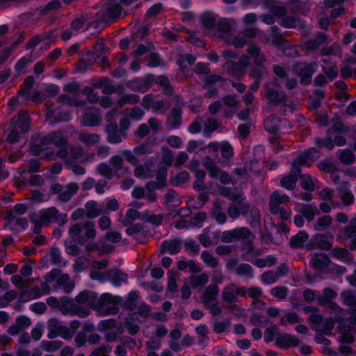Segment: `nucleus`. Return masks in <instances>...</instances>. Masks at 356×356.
Here are the masks:
<instances>
[{
    "instance_id": "59",
    "label": "nucleus",
    "mask_w": 356,
    "mask_h": 356,
    "mask_svg": "<svg viewBox=\"0 0 356 356\" xmlns=\"http://www.w3.org/2000/svg\"><path fill=\"white\" fill-rule=\"evenodd\" d=\"M339 159L341 163L345 165H350L355 162V157L352 150L349 149L339 151Z\"/></svg>"
},
{
    "instance_id": "26",
    "label": "nucleus",
    "mask_w": 356,
    "mask_h": 356,
    "mask_svg": "<svg viewBox=\"0 0 356 356\" xmlns=\"http://www.w3.org/2000/svg\"><path fill=\"white\" fill-rule=\"evenodd\" d=\"M97 293L92 291L85 290L79 293L75 300L79 305H85L95 309Z\"/></svg>"
},
{
    "instance_id": "45",
    "label": "nucleus",
    "mask_w": 356,
    "mask_h": 356,
    "mask_svg": "<svg viewBox=\"0 0 356 356\" xmlns=\"http://www.w3.org/2000/svg\"><path fill=\"white\" fill-rule=\"evenodd\" d=\"M224 67L234 77H240L246 72L243 67H241L237 62L234 61H227Z\"/></svg>"
},
{
    "instance_id": "31",
    "label": "nucleus",
    "mask_w": 356,
    "mask_h": 356,
    "mask_svg": "<svg viewBox=\"0 0 356 356\" xmlns=\"http://www.w3.org/2000/svg\"><path fill=\"white\" fill-rule=\"evenodd\" d=\"M79 186L75 182H70L64 186V189L58 196V200L62 203L68 202L77 193Z\"/></svg>"
},
{
    "instance_id": "50",
    "label": "nucleus",
    "mask_w": 356,
    "mask_h": 356,
    "mask_svg": "<svg viewBox=\"0 0 356 356\" xmlns=\"http://www.w3.org/2000/svg\"><path fill=\"white\" fill-rule=\"evenodd\" d=\"M289 3L295 5L296 8L291 10L293 13L305 14L310 9L311 0H288Z\"/></svg>"
},
{
    "instance_id": "63",
    "label": "nucleus",
    "mask_w": 356,
    "mask_h": 356,
    "mask_svg": "<svg viewBox=\"0 0 356 356\" xmlns=\"http://www.w3.org/2000/svg\"><path fill=\"white\" fill-rule=\"evenodd\" d=\"M58 322L59 321L56 318H51L48 321L47 337L49 339H54L60 334V326Z\"/></svg>"
},
{
    "instance_id": "21",
    "label": "nucleus",
    "mask_w": 356,
    "mask_h": 356,
    "mask_svg": "<svg viewBox=\"0 0 356 356\" xmlns=\"http://www.w3.org/2000/svg\"><path fill=\"white\" fill-rule=\"evenodd\" d=\"M300 343V340L296 336L287 333L277 334L275 338L276 346L281 348L296 347Z\"/></svg>"
},
{
    "instance_id": "58",
    "label": "nucleus",
    "mask_w": 356,
    "mask_h": 356,
    "mask_svg": "<svg viewBox=\"0 0 356 356\" xmlns=\"http://www.w3.org/2000/svg\"><path fill=\"white\" fill-rule=\"evenodd\" d=\"M138 298L139 295L138 291H131L128 294L127 298L124 303V307L130 312L136 309Z\"/></svg>"
},
{
    "instance_id": "14",
    "label": "nucleus",
    "mask_w": 356,
    "mask_h": 356,
    "mask_svg": "<svg viewBox=\"0 0 356 356\" xmlns=\"http://www.w3.org/2000/svg\"><path fill=\"white\" fill-rule=\"evenodd\" d=\"M340 238L346 247L350 250H356V227L353 222L343 229Z\"/></svg>"
},
{
    "instance_id": "57",
    "label": "nucleus",
    "mask_w": 356,
    "mask_h": 356,
    "mask_svg": "<svg viewBox=\"0 0 356 356\" xmlns=\"http://www.w3.org/2000/svg\"><path fill=\"white\" fill-rule=\"evenodd\" d=\"M261 213L257 207L251 208L248 222L252 228L260 229Z\"/></svg>"
},
{
    "instance_id": "17",
    "label": "nucleus",
    "mask_w": 356,
    "mask_h": 356,
    "mask_svg": "<svg viewBox=\"0 0 356 356\" xmlns=\"http://www.w3.org/2000/svg\"><path fill=\"white\" fill-rule=\"evenodd\" d=\"M273 72L281 81H284V86L287 89L293 90L297 87L298 81L296 79L290 77L284 67L278 65H274Z\"/></svg>"
},
{
    "instance_id": "6",
    "label": "nucleus",
    "mask_w": 356,
    "mask_h": 356,
    "mask_svg": "<svg viewBox=\"0 0 356 356\" xmlns=\"http://www.w3.org/2000/svg\"><path fill=\"white\" fill-rule=\"evenodd\" d=\"M317 70V64L315 62H298L292 65V71L300 77V83L307 86L312 83V75Z\"/></svg>"
},
{
    "instance_id": "11",
    "label": "nucleus",
    "mask_w": 356,
    "mask_h": 356,
    "mask_svg": "<svg viewBox=\"0 0 356 356\" xmlns=\"http://www.w3.org/2000/svg\"><path fill=\"white\" fill-rule=\"evenodd\" d=\"M252 238H254V235L252 234ZM241 244L242 253L241 257L243 261H251L252 257H257L262 255L263 250L255 248L253 242V239H243Z\"/></svg>"
},
{
    "instance_id": "13",
    "label": "nucleus",
    "mask_w": 356,
    "mask_h": 356,
    "mask_svg": "<svg viewBox=\"0 0 356 356\" xmlns=\"http://www.w3.org/2000/svg\"><path fill=\"white\" fill-rule=\"evenodd\" d=\"M339 337L337 341L342 344H352L355 341L353 333L355 329L353 326L347 324V322H341L338 327Z\"/></svg>"
},
{
    "instance_id": "55",
    "label": "nucleus",
    "mask_w": 356,
    "mask_h": 356,
    "mask_svg": "<svg viewBox=\"0 0 356 356\" xmlns=\"http://www.w3.org/2000/svg\"><path fill=\"white\" fill-rule=\"evenodd\" d=\"M236 275L239 277H245L252 279L254 277V269L251 265L247 263H241L238 265Z\"/></svg>"
},
{
    "instance_id": "48",
    "label": "nucleus",
    "mask_w": 356,
    "mask_h": 356,
    "mask_svg": "<svg viewBox=\"0 0 356 356\" xmlns=\"http://www.w3.org/2000/svg\"><path fill=\"white\" fill-rule=\"evenodd\" d=\"M333 218L330 216H323L318 218L314 224V228L316 231H326L332 225Z\"/></svg>"
},
{
    "instance_id": "15",
    "label": "nucleus",
    "mask_w": 356,
    "mask_h": 356,
    "mask_svg": "<svg viewBox=\"0 0 356 356\" xmlns=\"http://www.w3.org/2000/svg\"><path fill=\"white\" fill-rule=\"evenodd\" d=\"M290 200V197L279 191H275L270 195L269 207L272 214L275 215L280 209L284 208L282 204H286Z\"/></svg>"
},
{
    "instance_id": "32",
    "label": "nucleus",
    "mask_w": 356,
    "mask_h": 356,
    "mask_svg": "<svg viewBox=\"0 0 356 356\" xmlns=\"http://www.w3.org/2000/svg\"><path fill=\"white\" fill-rule=\"evenodd\" d=\"M316 301L318 305L330 309L331 312L338 315L343 314L344 309L333 302L332 300H325L321 298H316ZM336 318L337 321H341L343 318L341 316H337Z\"/></svg>"
},
{
    "instance_id": "36",
    "label": "nucleus",
    "mask_w": 356,
    "mask_h": 356,
    "mask_svg": "<svg viewBox=\"0 0 356 356\" xmlns=\"http://www.w3.org/2000/svg\"><path fill=\"white\" fill-rule=\"evenodd\" d=\"M349 184L343 183L341 187H337L341 196L340 199L345 207L352 205L355 202V197L351 191L348 190Z\"/></svg>"
},
{
    "instance_id": "1",
    "label": "nucleus",
    "mask_w": 356,
    "mask_h": 356,
    "mask_svg": "<svg viewBox=\"0 0 356 356\" xmlns=\"http://www.w3.org/2000/svg\"><path fill=\"white\" fill-rule=\"evenodd\" d=\"M95 222L90 220L79 222L70 227L68 234L70 238L64 242L65 252L72 256H76L80 253V249L76 243L83 245L84 238L92 239L96 236Z\"/></svg>"
},
{
    "instance_id": "56",
    "label": "nucleus",
    "mask_w": 356,
    "mask_h": 356,
    "mask_svg": "<svg viewBox=\"0 0 356 356\" xmlns=\"http://www.w3.org/2000/svg\"><path fill=\"white\" fill-rule=\"evenodd\" d=\"M84 156V152L81 147H72L70 149L69 157L66 159V165H70V163L79 160Z\"/></svg>"
},
{
    "instance_id": "30",
    "label": "nucleus",
    "mask_w": 356,
    "mask_h": 356,
    "mask_svg": "<svg viewBox=\"0 0 356 356\" xmlns=\"http://www.w3.org/2000/svg\"><path fill=\"white\" fill-rule=\"evenodd\" d=\"M181 249V241L179 238L164 241L160 247V254L168 252L170 254H177Z\"/></svg>"
},
{
    "instance_id": "51",
    "label": "nucleus",
    "mask_w": 356,
    "mask_h": 356,
    "mask_svg": "<svg viewBox=\"0 0 356 356\" xmlns=\"http://www.w3.org/2000/svg\"><path fill=\"white\" fill-rule=\"evenodd\" d=\"M280 120L275 116H269L264 122V126L266 131L269 134H276L280 127Z\"/></svg>"
},
{
    "instance_id": "23",
    "label": "nucleus",
    "mask_w": 356,
    "mask_h": 356,
    "mask_svg": "<svg viewBox=\"0 0 356 356\" xmlns=\"http://www.w3.org/2000/svg\"><path fill=\"white\" fill-rule=\"evenodd\" d=\"M31 214L38 218L44 225V227H47L51 222H54V216L57 214V209L52 207Z\"/></svg>"
},
{
    "instance_id": "40",
    "label": "nucleus",
    "mask_w": 356,
    "mask_h": 356,
    "mask_svg": "<svg viewBox=\"0 0 356 356\" xmlns=\"http://www.w3.org/2000/svg\"><path fill=\"white\" fill-rule=\"evenodd\" d=\"M127 275L120 270H108L107 280H109L115 286H120L127 281Z\"/></svg>"
},
{
    "instance_id": "8",
    "label": "nucleus",
    "mask_w": 356,
    "mask_h": 356,
    "mask_svg": "<svg viewBox=\"0 0 356 356\" xmlns=\"http://www.w3.org/2000/svg\"><path fill=\"white\" fill-rule=\"evenodd\" d=\"M63 303L60 305L58 309L65 315L70 314L85 318L89 315V312L76 305L72 300L65 297L63 299Z\"/></svg>"
},
{
    "instance_id": "41",
    "label": "nucleus",
    "mask_w": 356,
    "mask_h": 356,
    "mask_svg": "<svg viewBox=\"0 0 356 356\" xmlns=\"http://www.w3.org/2000/svg\"><path fill=\"white\" fill-rule=\"evenodd\" d=\"M309 238L308 234L305 231H299L297 234L290 238L289 246L293 249H298L303 247L304 243Z\"/></svg>"
},
{
    "instance_id": "39",
    "label": "nucleus",
    "mask_w": 356,
    "mask_h": 356,
    "mask_svg": "<svg viewBox=\"0 0 356 356\" xmlns=\"http://www.w3.org/2000/svg\"><path fill=\"white\" fill-rule=\"evenodd\" d=\"M203 166L208 170L209 176L213 179L218 178L220 168L216 162L210 156H205L202 161Z\"/></svg>"
},
{
    "instance_id": "10",
    "label": "nucleus",
    "mask_w": 356,
    "mask_h": 356,
    "mask_svg": "<svg viewBox=\"0 0 356 356\" xmlns=\"http://www.w3.org/2000/svg\"><path fill=\"white\" fill-rule=\"evenodd\" d=\"M40 141L42 145L53 144L58 147H64L67 145V138L65 132L61 130L53 131L42 136Z\"/></svg>"
},
{
    "instance_id": "49",
    "label": "nucleus",
    "mask_w": 356,
    "mask_h": 356,
    "mask_svg": "<svg viewBox=\"0 0 356 356\" xmlns=\"http://www.w3.org/2000/svg\"><path fill=\"white\" fill-rule=\"evenodd\" d=\"M340 296L345 305L351 307H356V290H344L341 293Z\"/></svg>"
},
{
    "instance_id": "20",
    "label": "nucleus",
    "mask_w": 356,
    "mask_h": 356,
    "mask_svg": "<svg viewBox=\"0 0 356 356\" xmlns=\"http://www.w3.org/2000/svg\"><path fill=\"white\" fill-rule=\"evenodd\" d=\"M218 293L219 288L217 284H210L204 289L201 298L205 307L218 302Z\"/></svg>"
},
{
    "instance_id": "9",
    "label": "nucleus",
    "mask_w": 356,
    "mask_h": 356,
    "mask_svg": "<svg viewBox=\"0 0 356 356\" xmlns=\"http://www.w3.org/2000/svg\"><path fill=\"white\" fill-rule=\"evenodd\" d=\"M154 83V76L147 74L143 78L135 79L126 83V86L132 91L145 92Z\"/></svg>"
},
{
    "instance_id": "18",
    "label": "nucleus",
    "mask_w": 356,
    "mask_h": 356,
    "mask_svg": "<svg viewBox=\"0 0 356 356\" xmlns=\"http://www.w3.org/2000/svg\"><path fill=\"white\" fill-rule=\"evenodd\" d=\"M319 157L318 152L316 148L312 147L305 150L303 153L298 155L291 165H293V169L299 172V168L306 164L308 159H316Z\"/></svg>"
},
{
    "instance_id": "42",
    "label": "nucleus",
    "mask_w": 356,
    "mask_h": 356,
    "mask_svg": "<svg viewBox=\"0 0 356 356\" xmlns=\"http://www.w3.org/2000/svg\"><path fill=\"white\" fill-rule=\"evenodd\" d=\"M102 121V117L97 113L87 112L84 114L82 124L86 127L99 126Z\"/></svg>"
},
{
    "instance_id": "16",
    "label": "nucleus",
    "mask_w": 356,
    "mask_h": 356,
    "mask_svg": "<svg viewBox=\"0 0 356 356\" xmlns=\"http://www.w3.org/2000/svg\"><path fill=\"white\" fill-rule=\"evenodd\" d=\"M267 100L272 104L278 105L286 102V95L284 91H279L270 85H266L264 94Z\"/></svg>"
},
{
    "instance_id": "46",
    "label": "nucleus",
    "mask_w": 356,
    "mask_h": 356,
    "mask_svg": "<svg viewBox=\"0 0 356 356\" xmlns=\"http://www.w3.org/2000/svg\"><path fill=\"white\" fill-rule=\"evenodd\" d=\"M209 275L204 273L198 275H191L189 278L188 284L193 289L202 288L209 282Z\"/></svg>"
},
{
    "instance_id": "25",
    "label": "nucleus",
    "mask_w": 356,
    "mask_h": 356,
    "mask_svg": "<svg viewBox=\"0 0 356 356\" xmlns=\"http://www.w3.org/2000/svg\"><path fill=\"white\" fill-rule=\"evenodd\" d=\"M31 325V320L26 316H19L15 319V323L12 325L7 330V332L15 336L19 333L22 330L29 327Z\"/></svg>"
},
{
    "instance_id": "12",
    "label": "nucleus",
    "mask_w": 356,
    "mask_h": 356,
    "mask_svg": "<svg viewBox=\"0 0 356 356\" xmlns=\"http://www.w3.org/2000/svg\"><path fill=\"white\" fill-rule=\"evenodd\" d=\"M161 122L156 118H150L147 124L143 123L138 126L137 130L134 132V136L138 138H143L149 134L150 131L156 133L159 131Z\"/></svg>"
},
{
    "instance_id": "24",
    "label": "nucleus",
    "mask_w": 356,
    "mask_h": 356,
    "mask_svg": "<svg viewBox=\"0 0 356 356\" xmlns=\"http://www.w3.org/2000/svg\"><path fill=\"white\" fill-rule=\"evenodd\" d=\"M332 246V242L326 240L325 236L321 234H315L310 242L307 244V250H314L318 248L321 250H328L331 249Z\"/></svg>"
},
{
    "instance_id": "61",
    "label": "nucleus",
    "mask_w": 356,
    "mask_h": 356,
    "mask_svg": "<svg viewBox=\"0 0 356 356\" xmlns=\"http://www.w3.org/2000/svg\"><path fill=\"white\" fill-rule=\"evenodd\" d=\"M97 172L106 179H111L115 176L112 168L106 163H101L97 166Z\"/></svg>"
},
{
    "instance_id": "3",
    "label": "nucleus",
    "mask_w": 356,
    "mask_h": 356,
    "mask_svg": "<svg viewBox=\"0 0 356 356\" xmlns=\"http://www.w3.org/2000/svg\"><path fill=\"white\" fill-rule=\"evenodd\" d=\"M121 302L120 296L104 293L99 297L97 296L94 310L97 311L102 315H115L119 312L118 305Z\"/></svg>"
},
{
    "instance_id": "62",
    "label": "nucleus",
    "mask_w": 356,
    "mask_h": 356,
    "mask_svg": "<svg viewBox=\"0 0 356 356\" xmlns=\"http://www.w3.org/2000/svg\"><path fill=\"white\" fill-rule=\"evenodd\" d=\"M212 323L213 332L217 334L224 332L230 326V321L228 318L224 319L223 321H218L214 318Z\"/></svg>"
},
{
    "instance_id": "29",
    "label": "nucleus",
    "mask_w": 356,
    "mask_h": 356,
    "mask_svg": "<svg viewBox=\"0 0 356 356\" xmlns=\"http://www.w3.org/2000/svg\"><path fill=\"white\" fill-rule=\"evenodd\" d=\"M247 51L257 67H264L267 61L266 58L257 45L251 44L248 46Z\"/></svg>"
},
{
    "instance_id": "53",
    "label": "nucleus",
    "mask_w": 356,
    "mask_h": 356,
    "mask_svg": "<svg viewBox=\"0 0 356 356\" xmlns=\"http://www.w3.org/2000/svg\"><path fill=\"white\" fill-rule=\"evenodd\" d=\"M217 26L220 32L232 33L235 31L236 22L233 19H222L218 22Z\"/></svg>"
},
{
    "instance_id": "60",
    "label": "nucleus",
    "mask_w": 356,
    "mask_h": 356,
    "mask_svg": "<svg viewBox=\"0 0 356 356\" xmlns=\"http://www.w3.org/2000/svg\"><path fill=\"white\" fill-rule=\"evenodd\" d=\"M201 22L207 29H212L218 24L216 17L211 13H204L201 17Z\"/></svg>"
},
{
    "instance_id": "4",
    "label": "nucleus",
    "mask_w": 356,
    "mask_h": 356,
    "mask_svg": "<svg viewBox=\"0 0 356 356\" xmlns=\"http://www.w3.org/2000/svg\"><path fill=\"white\" fill-rule=\"evenodd\" d=\"M128 14V12L123 8L118 0H109L108 2L103 5L98 12L99 18L102 21H108V22H114L120 18L124 17Z\"/></svg>"
},
{
    "instance_id": "22",
    "label": "nucleus",
    "mask_w": 356,
    "mask_h": 356,
    "mask_svg": "<svg viewBox=\"0 0 356 356\" xmlns=\"http://www.w3.org/2000/svg\"><path fill=\"white\" fill-rule=\"evenodd\" d=\"M330 42L331 39L329 35L318 32L314 38H311L306 42L305 46L308 51H314L317 50L321 45L328 44Z\"/></svg>"
},
{
    "instance_id": "28",
    "label": "nucleus",
    "mask_w": 356,
    "mask_h": 356,
    "mask_svg": "<svg viewBox=\"0 0 356 356\" xmlns=\"http://www.w3.org/2000/svg\"><path fill=\"white\" fill-rule=\"evenodd\" d=\"M309 264L315 269L323 270L328 267L330 258L324 253H314L310 254Z\"/></svg>"
},
{
    "instance_id": "64",
    "label": "nucleus",
    "mask_w": 356,
    "mask_h": 356,
    "mask_svg": "<svg viewBox=\"0 0 356 356\" xmlns=\"http://www.w3.org/2000/svg\"><path fill=\"white\" fill-rule=\"evenodd\" d=\"M201 259L207 266L211 268H214L218 265V259L207 250L202 251Z\"/></svg>"
},
{
    "instance_id": "54",
    "label": "nucleus",
    "mask_w": 356,
    "mask_h": 356,
    "mask_svg": "<svg viewBox=\"0 0 356 356\" xmlns=\"http://www.w3.org/2000/svg\"><path fill=\"white\" fill-rule=\"evenodd\" d=\"M298 176L300 179V186L301 187L309 192H312L315 190V181L316 180H313L309 175L307 174H298Z\"/></svg>"
},
{
    "instance_id": "19",
    "label": "nucleus",
    "mask_w": 356,
    "mask_h": 356,
    "mask_svg": "<svg viewBox=\"0 0 356 356\" xmlns=\"http://www.w3.org/2000/svg\"><path fill=\"white\" fill-rule=\"evenodd\" d=\"M182 124V109L179 106L172 108L166 118L168 129H179Z\"/></svg>"
},
{
    "instance_id": "35",
    "label": "nucleus",
    "mask_w": 356,
    "mask_h": 356,
    "mask_svg": "<svg viewBox=\"0 0 356 356\" xmlns=\"http://www.w3.org/2000/svg\"><path fill=\"white\" fill-rule=\"evenodd\" d=\"M210 214L212 219L214 220L218 224L223 225L227 220V216L223 211L221 204L218 201L213 202V210Z\"/></svg>"
},
{
    "instance_id": "7",
    "label": "nucleus",
    "mask_w": 356,
    "mask_h": 356,
    "mask_svg": "<svg viewBox=\"0 0 356 356\" xmlns=\"http://www.w3.org/2000/svg\"><path fill=\"white\" fill-rule=\"evenodd\" d=\"M252 235L250 230L245 227H236L222 232L220 241L224 243L236 242L241 239H247Z\"/></svg>"
},
{
    "instance_id": "37",
    "label": "nucleus",
    "mask_w": 356,
    "mask_h": 356,
    "mask_svg": "<svg viewBox=\"0 0 356 356\" xmlns=\"http://www.w3.org/2000/svg\"><path fill=\"white\" fill-rule=\"evenodd\" d=\"M28 207L26 204L18 203L16 204L13 210H8L3 213L4 219L9 223L12 222L16 218L14 213L17 215H23L27 211Z\"/></svg>"
},
{
    "instance_id": "2",
    "label": "nucleus",
    "mask_w": 356,
    "mask_h": 356,
    "mask_svg": "<svg viewBox=\"0 0 356 356\" xmlns=\"http://www.w3.org/2000/svg\"><path fill=\"white\" fill-rule=\"evenodd\" d=\"M30 127V116L25 111H21L17 118L11 120V129L6 138L11 144L18 142L20 135L28 131Z\"/></svg>"
},
{
    "instance_id": "47",
    "label": "nucleus",
    "mask_w": 356,
    "mask_h": 356,
    "mask_svg": "<svg viewBox=\"0 0 356 356\" xmlns=\"http://www.w3.org/2000/svg\"><path fill=\"white\" fill-rule=\"evenodd\" d=\"M222 299L226 303H232L236 301L235 284L232 283L225 286L222 291Z\"/></svg>"
},
{
    "instance_id": "33",
    "label": "nucleus",
    "mask_w": 356,
    "mask_h": 356,
    "mask_svg": "<svg viewBox=\"0 0 356 356\" xmlns=\"http://www.w3.org/2000/svg\"><path fill=\"white\" fill-rule=\"evenodd\" d=\"M104 206L99 207L97 202L90 200L85 204L86 216L88 219H93L104 212Z\"/></svg>"
},
{
    "instance_id": "5",
    "label": "nucleus",
    "mask_w": 356,
    "mask_h": 356,
    "mask_svg": "<svg viewBox=\"0 0 356 356\" xmlns=\"http://www.w3.org/2000/svg\"><path fill=\"white\" fill-rule=\"evenodd\" d=\"M117 114V109H112L108 112L105 118L107 122H109L105 127V132L106 134L107 142L111 144L120 143L123 140L127 137V134H124L123 131L119 129L118 124L112 122L113 117Z\"/></svg>"
},
{
    "instance_id": "34",
    "label": "nucleus",
    "mask_w": 356,
    "mask_h": 356,
    "mask_svg": "<svg viewBox=\"0 0 356 356\" xmlns=\"http://www.w3.org/2000/svg\"><path fill=\"white\" fill-rule=\"evenodd\" d=\"M109 165L112 168L116 177L123 176L122 172H127V168L124 167V160L121 156L115 155L109 159Z\"/></svg>"
},
{
    "instance_id": "44",
    "label": "nucleus",
    "mask_w": 356,
    "mask_h": 356,
    "mask_svg": "<svg viewBox=\"0 0 356 356\" xmlns=\"http://www.w3.org/2000/svg\"><path fill=\"white\" fill-rule=\"evenodd\" d=\"M220 127V124L216 118L212 117L208 118L204 122V136L210 138L212 133L216 131Z\"/></svg>"
},
{
    "instance_id": "38",
    "label": "nucleus",
    "mask_w": 356,
    "mask_h": 356,
    "mask_svg": "<svg viewBox=\"0 0 356 356\" xmlns=\"http://www.w3.org/2000/svg\"><path fill=\"white\" fill-rule=\"evenodd\" d=\"M299 211L309 222L314 220L316 215L319 214L318 208L312 204H302Z\"/></svg>"
},
{
    "instance_id": "43",
    "label": "nucleus",
    "mask_w": 356,
    "mask_h": 356,
    "mask_svg": "<svg viewBox=\"0 0 356 356\" xmlns=\"http://www.w3.org/2000/svg\"><path fill=\"white\" fill-rule=\"evenodd\" d=\"M59 287H62L63 291L66 293H69L74 287V283L70 281V276L68 274H63L60 275L56 281V290H58Z\"/></svg>"
},
{
    "instance_id": "27",
    "label": "nucleus",
    "mask_w": 356,
    "mask_h": 356,
    "mask_svg": "<svg viewBox=\"0 0 356 356\" xmlns=\"http://www.w3.org/2000/svg\"><path fill=\"white\" fill-rule=\"evenodd\" d=\"M300 172V168H299V172L296 171L292 165L291 172L289 175L283 176L280 181V186L287 190L293 191L296 187L298 181V174Z\"/></svg>"
},
{
    "instance_id": "52",
    "label": "nucleus",
    "mask_w": 356,
    "mask_h": 356,
    "mask_svg": "<svg viewBox=\"0 0 356 356\" xmlns=\"http://www.w3.org/2000/svg\"><path fill=\"white\" fill-rule=\"evenodd\" d=\"M280 24L287 29H292L296 26H300L302 28L305 27V24L303 21L293 16H286L282 19Z\"/></svg>"
}]
</instances>
